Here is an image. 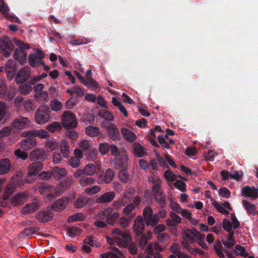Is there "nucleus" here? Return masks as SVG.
Here are the masks:
<instances>
[{"label": "nucleus", "instance_id": "1", "mask_svg": "<svg viewBox=\"0 0 258 258\" xmlns=\"http://www.w3.org/2000/svg\"><path fill=\"white\" fill-rule=\"evenodd\" d=\"M112 234H115V240L119 247H126L132 240L131 236L127 231H122L117 228L113 229Z\"/></svg>", "mask_w": 258, "mask_h": 258}, {"label": "nucleus", "instance_id": "2", "mask_svg": "<svg viewBox=\"0 0 258 258\" xmlns=\"http://www.w3.org/2000/svg\"><path fill=\"white\" fill-rule=\"evenodd\" d=\"M50 116V111L48 106L43 105L40 106L35 114V121L40 124L48 121Z\"/></svg>", "mask_w": 258, "mask_h": 258}, {"label": "nucleus", "instance_id": "3", "mask_svg": "<svg viewBox=\"0 0 258 258\" xmlns=\"http://www.w3.org/2000/svg\"><path fill=\"white\" fill-rule=\"evenodd\" d=\"M14 42L19 48H16L14 54V58L18 61H24L26 59L27 53L23 49H29L30 46L27 43H25L20 40L14 38Z\"/></svg>", "mask_w": 258, "mask_h": 258}, {"label": "nucleus", "instance_id": "4", "mask_svg": "<svg viewBox=\"0 0 258 258\" xmlns=\"http://www.w3.org/2000/svg\"><path fill=\"white\" fill-rule=\"evenodd\" d=\"M0 49L4 56L8 57L10 56L14 46L9 37L6 35L0 37Z\"/></svg>", "mask_w": 258, "mask_h": 258}, {"label": "nucleus", "instance_id": "5", "mask_svg": "<svg viewBox=\"0 0 258 258\" xmlns=\"http://www.w3.org/2000/svg\"><path fill=\"white\" fill-rule=\"evenodd\" d=\"M100 219H105L106 223L110 225H113L117 221L119 217L118 212H113L111 208H107L99 214Z\"/></svg>", "mask_w": 258, "mask_h": 258}, {"label": "nucleus", "instance_id": "6", "mask_svg": "<svg viewBox=\"0 0 258 258\" xmlns=\"http://www.w3.org/2000/svg\"><path fill=\"white\" fill-rule=\"evenodd\" d=\"M63 126L68 128H72L77 125L78 122L75 115L69 111H65L62 115Z\"/></svg>", "mask_w": 258, "mask_h": 258}, {"label": "nucleus", "instance_id": "7", "mask_svg": "<svg viewBox=\"0 0 258 258\" xmlns=\"http://www.w3.org/2000/svg\"><path fill=\"white\" fill-rule=\"evenodd\" d=\"M115 173L112 169L108 168L105 172L101 173L98 175L97 182L99 184H107L113 179Z\"/></svg>", "mask_w": 258, "mask_h": 258}, {"label": "nucleus", "instance_id": "8", "mask_svg": "<svg viewBox=\"0 0 258 258\" xmlns=\"http://www.w3.org/2000/svg\"><path fill=\"white\" fill-rule=\"evenodd\" d=\"M43 166V164L41 161L34 162L31 164L28 167V176L26 179V181L30 183L31 181L28 178L36 175L42 169Z\"/></svg>", "mask_w": 258, "mask_h": 258}, {"label": "nucleus", "instance_id": "9", "mask_svg": "<svg viewBox=\"0 0 258 258\" xmlns=\"http://www.w3.org/2000/svg\"><path fill=\"white\" fill-rule=\"evenodd\" d=\"M115 197L114 191H106L101 195H98L96 199V203L98 204H105L111 202Z\"/></svg>", "mask_w": 258, "mask_h": 258}, {"label": "nucleus", "instance_id": "10", "mask_svg": "<svg viewBox=\"0 0 258 258\" xmlns=\"http://www.w3.org/2000/svg\"><path fill=\"white\" fill-rule=\"evenodd\" d=\"M36 54H30L29 56L28 61L32 67H37L39 61L44 57L43 52L38 48L36 49Z\"/></svg>", "mask_w": 258, "mask_h": 258}, {"label": "nucleus", "instance_id": "11", "mask_svg": "<svg viewBox=\"0 0 258 258\" xmlns=\"http://www.w3.org/2000/svg\"><path fill=\"white\" fill-rule=\"evenodd\" d=\"M29 158L31 161L42 162L47 158V154L43 150L35 149L31 152Z\"/></svg>", "mask_w": 258, "mask_h": 258}, {"label": "nucleus", "instance_id": "12", "mask_svg": "<svg viewBox=\"0 0 258 258\" xmlns=\"http://www.w3.org/2000/svg\"><path fill=\"white\" fill-rule=\"evenodd\" d=\"M133 229L137 236H140L143 234L145 229V222L142 216H138L135 219Z\"/></svg>", "mask_w": 258, "mask_h": 258}, {"label": "nucleus", "instance_id": "13", "mask_svg": "<svg viewBox=\"0 0 258 258\" xmlns=\"http://www.w3.org/2000/svg\"><path fill=\"white\" fill-rule=\"evenodd\" d=\"M241 195L245 198L254 200L258 198V189L249 186H244L241 190Z\"/></svg>", "mask_w": 258, "mask_h": 258}, {"label": "nucleus", "instance_id": "14", "mask_svg": "<svg viewBox=\"0 0 258 258\" xmlns=\"http://www.w3.org/2000/svg\"><path fill=\"white\" fill-rule=\"evenodd\" d=\"M69 199L68 198L62 197L61 199L56 200L50 208L52 211L56 212L62 211L66 208Z\"/></svg>", "mask_w": 258, "mask_h": 258}, {"label": "nucleus", "instance_id": "15", "mask_svg": "<svg viewBox=\"0 0 258 258\" xmlns=\"http://www.w3.org/2000/svg\"><path fill=\"white\" fill-rule=\"evenodd\" d=\"M38 189L41 195L53 196L52 192L55 190L54 186L44 182H40L38 185Z\"/></svg>", "mask_w": 258, "mask_h": 258}, {"label": "nucleus", "instance_id": "16", "mask_svg": "<svg viewBox=\"0 0 258 258\" xmlns=\"http://www.w3.org/2000/svg\"><path fill=\"white\" fill-rule=\"evenodd\" d=\"M30 76V72L27 69H20L17 73L15 81L17 84H22L27 81Z\"/></svg>", "mask_w": 258, "mask_h": 258}, {"label": "nucleus", "instance_id": "17", "mask_svg": "<svg viewBox=\"0 0 258 258\" xmlns=\"http://www.w3.org/2000/svg\"><path fill=\"white\" fill-rule=\"evenodd\" d=\"M53 213L50 208L46 211L39 212L36 216L37 219L41 223L50 221L53 217Z\"/></svg>", "mask_w": 258, "mask_h": 258}, {"label": "nucleus", "instance_id": "18", "mask_svg": "<svg viewBox=\"0 0 258 258\" xmlns=\"http://www.w3.org/2000/svg\"><path fill=\"white\" fill-rule=\"evenodd\" d=\"M29 197L25 192L18 193L15 195L11 199V203L14 206L23 204Z\"/></svg>", "mask_w": 258, "mask_h": 258}, {"label": "nucleus", "instance_id": "19", "mask_svg": "<svg viewBox=\"0 0 258 258\" xmlns=\"http://www.w3.org/2000/svg\"><path fill=\"white\" fill-rule=\"evenodd\" d=\"M52 177L56 180H60L67 175V171L64 168L54 166L51 168Z\"/></svg>", "mask_w": 258, "mask_h": 258}, {"label": "nucleus", "instance_id": "20", "mask_svg": "<svg viewBox=\"0 0 258 258\" xmlns=\"http://www.w3.org/2000/svg\"><path fill=\"white\" fill-rule=\"evenodd\" d=\"M29 124V120L27 118L25 117H20L18 118L15 119L11 126L13 128L16 130H21L25 127L26 125Z\"/></svg>", "mask_w": 258, "mask_h": 258}, {"label": "nucleus", "instance_id": "21", "mask_svg": "<svg viewBox=\"0 0 258 258\" xmlns=\"http://www.w3.org/2000/svg\"><path fill=\"white\" fill-rule=\"evenodd\" d=\"M11 167V163L8 158L0 159V175L7 173Z\"/></svg>", "mask_w": 258, "mask_h": 258}, {"label": "nucleus", "instance_id": "22", "mask_svg": "<svg viewBox=\"0 0 258 258\" xmlns=\"http://www.w3.org/2000/svg\"><path fill=\"white\" fill-rule=\"evenodd\" d=\"M39 208V205L37 202H32L26 204L22 209L21 212L23 214H28L36 211Z\"/></svg>", "mask_w": 258, "mask_h": 258}, {"label": "nucleus", "instance_id": "23", "mask_svg": "<svg viewBox=\"0 0 258 258\" xmlns=\"http://www.w3.org/2000/svg\"><path fill=\"white\" fill-rule=\"evenodd\" d=\"M121 133L123 138L128 142L132 143L136 140L137 136L135 133L127 128H122L121 129Z\"/></svg>", "mask_w": 258, "mask_h": 258}, {"label": "nucleus", "instance_id": "24", "mask_svg": "<svg viewBox=\"0 0 258 258\" xmlns=\"http://www.w3.org/2000/svg\"><path fill=\"white\" fill-rule=\"evenodd\" d=\"M118 178L121 182L126 183L132 180V176L128 172L127 168L122 169L118 173Z\"/></svg>", "mask_w": 258, "mask_h": 258}, {"label": "nucleus", "instance_id": "25", "mask_svg": "<svg viewBox=\"0 0 258 258\" xmlns=\"http://www.w3.org/2000/svg\"><path fill=\"white\" fill-rule=\"evenodd\" d=\"M26 136L33 137H38L40 138L44 139L48 136V133L47 131L43 130H31L26 132Z\"/></svg>", "mask_w": 258, "mask_h": 258}, {"label": "nucleus", "instance_id": "26", "mask_svg": "<svg viewBox=\"0 0 258 258\" xmlns=\"http://www.w3.org/2000/svg\"><path fill=\"white\" fill-rule=\"evenodd\" d=\"M128 163V159L126 155H122L115 160V165L116 167L125 169Z\"/></svg>", "mask_w": 258, "mask_h": 258}, {"label": "nucleus", "instance_id": "27", "mask_svg": "<svg viewBox=\"0 0 258 258\" xmlns=\"http://www.w3.org/2000/svg\"><path fill=\"white\" fill-rule=\"evenodd\" d=\"M36 145V141L33 138H27L21 142V147L23 150H28Z\"/></svg>", "mask_w": 258, "mask_h": 258}, {"label": "nucleus", "instance_id": "28", "mask_svg": "<svg viewBox=\"0 0 258 258\" xmlns=\"http://www.w3.org/2000/svg\"><path fill=\"white\" fill-rule=\"evenodd\" d=\"M109 138L113 141H119L121 139V136L119 130L117 128L116 125L110 128V130L107 132Z\"/></svg>", "mask_w": 258, "mask_h": 258}, {"label": "nucleus", "instance_id": "29", "mask_svg": "<svg viewBox=\"0 0 258 258\" xmlns=\"http://www.w3.org/2000/svg\"><path fill=\"white\" fill-rule=\"evenodd\" d=\"M59 146H60V153L63 157L64 158L69 157L70 150L68 146V142L66 140H62Z\"/></svg>", "mask_w": 258, "mask_h": 258}, {"label": "nucleus", "instance_id": "30", "mask_svg": "<svg viewBox=\"0 0 258 258\" xmlns=\"http://www.w3.org/2000/svg\"><path fill=\"white\" fill-rule=\"evenodd\" d=\"M134 155L137 157H142L145 154L144 147L139 143H135L133 145Z\"/></svg>", "mask_w": 258, "mask_h": 258}, {"label": "nucleus", "instance_id": "31", "mask_svg": "<svg viewBox=\"0 0 258 258\" xmlns=\"http://www.w3.org/2000/svg\"><path fill=\"white\" fill-rule=\"evenodd\" d=\"M111 102L114 106L117 107L120 112L125 116H127L128 115L127 110H126L125 107L121 104L119 99H117L115 97H112Z\"/></svg>", "mask_w": 258, "mask_h": 258}, {"label": "nucleus", "instance_id": "32", "mask_svg": "<svg viewBox=\"0 0 258 258\" xmlns=\"http://www.w3.org/2000/svg\"><path fill=\"white\" fill-rule=\"evenodd\" d=\"M89 202V198L86 196H81L77 199L75 202L74 206L76 208H81L86 205Z\"/></svg>", "mask_w": 258, "mask_h": 258}, {"label": "nucleus", "instance_id": "33", "mask_svg": "<svg viewBox=\"0 0 258 258\" xmlns=\"http://www.w3.org/2000/svg\"><path fill=\"white\" fill-rule=\"evenodd\" d=\"M85 133L91 137H95L99 134L100 130L98 127L90 125L85 128Z\"/></svg>", "mask_w": 258, "mask_h": 258}, {"label": "nucleus", "instance_id": "34", "mask_svg": "<svg viewBox=\"0 0 258 258\" xmlns=\"http://www.w3.org/2000/svg\"><path fill=\"white\" fill-rule=\"evenodd\" d=\"M98 115L101 118L108 121H112L114 120L112 112L106 109H101L98 112Z\"/></svg>", "mask_w": 258, "mask_h": 258}, {"label": "nucleus", "instance_id": "35", "mask_svg": "<svg viewBox=\"0 0 258 258\" xmlns=\"http://www.w3.org/2000/svg\"><path fill=\"white\" fill-rule=\"evenodd\" d=\"M233 234L234 233L233 232L229 233L227 237L226 240L223 242V244L227 248H231L236 243V241L234 239Z\"/></svg>", "mask_w": 258, "mask_h": 258}, {"label": "nucleus", "instance_id": "36", "mask_svg": "<svg viewBox=\"0 0 258 258\" xmlns=\"http://www.w3.org/2000/svg\"><path fill=\"white\" fill-rule=\"evenodd\" d=\"M67 232L69 236L72 238L79 235L81 233V229L78 227H69L67 229Z\"/></svg>", "mask_w": 258, "mask_h": 258}, {"label": "nucleus", "instance_id": "37", "mask_svg": "<svg viewBox=\"0 0 258 258\" xmlns=\"http://www.w3.org/2000/svg\"><path fill=\"white\" fill-rule=\"evenodd\" d=\"M182 237L187 244H192L194 242V239L192 236V233L189 229H186L182 234Z\"/></svg>", "mask_w": 258, "mask_h": 258}, {"label": "nucleus", "instance_id": "38", "mask_svg": "<svg viewBox=\"0 0 258 258\" xmlns=\"http://www.w3.org/2000/svg\"><path fill=\"white\" fill-rule=\"evenodd\" d=\"M159 219V216L157 214H154L150 217L149 219H146L144 221L147 226H151L154 227L158 223Z\"/></svg>", "mask_w": 258, "mask_h": 258}, {"label": "nucleus", "instance_id": "39", "mask_svg": "<svg viewBox=\"0 0 258 258\" xmlns=\"http://www.w3.org/2000/svg\"><path fill=\"white\" fill-rule=\"evenodd\" d=\"M242 204L244 206L247 212L252 215H255L256 212V207L253 204H251L246 200H242Z\"/></svg>", "mask_w": 258, "mask_h": 258}, {"label": "nucleus", "instance_id": "40", "mask_svg": "<svg viewBox=\"0 0 258 258\" xmlns=\"http://www.w3.org/2000/svg\"><path fill=\"white\" fill-rule=\"evenodd\" d=\"M79 182L82 186H86L89 184H93L95 183V180L92 177H89L85 175L84 177L79 179Z\"/></svg>", "mask_w": 258, "mask_h": 258}, {"label": "nucleus", "instance_id": "41", "mask_svg": "<svg viewBox=\"0 0 258 258\" xmlns=\"http://www.w3.org/2000/svg\"><path fill=\"white\" fill-rule=\"evenodd\" d=\"M214 250L220 258H224V254L222 251L223 248L222 244L219 240H218L216 241V244L214 245Z\"/></svg>", "mask_w": 258, "mask_h": 258}, {"label": "nucleus", "instance_id": "42", "mask_svg": "<svg viewBox=\"0 0 258 258\" xmlns=\"http://www.w3.org/2000/svg\"><path fill=\"white\" fill-rule=\"evenodd\" d=\"M78 152L79 153V157H72L69 160L70 165L74 168H77L80 164L79 158H82V153L81 151H78Z\"/></svg>", "mask_w": 258, "mask_h": 258}, {"label": "nucleus", "instance_id": "43", "mask_svg": "<svg viewBox=\"0 0 258 258\" xmlns=\"http://www.w3.org/2000/svg\"><path fill=\"white\" fill-rule=\"evenodd\" d=\"M50 106L53 111L57 112L61 110L62 104L58 100L55 99L50 102Z\"/></svg>", "mask_w": 258, "mask_h": 258}, {"label": "nucleus", "instance_id": "44", "mask_svg": "<svg viewBox=\"0 0 258 258\" xmlns=\"http://www.w3.org/2000/svg\"><path fill=\"white\" fill-rule=\"evenodd\" d=\"M84 170L86 175H93L96 172V167L93 164H88L85 166Z\"/></svg>", "mask_w": 258, "mask_h": 258}, {"label": "nucleus", "instance_id": "45", "mask_svg": "<svg viewBox=\"0 0 258 258\" xmlns=\"http://www.w3.org/2000/svg\"><path fill=\"white\" fill-rule=\"evenodd\" d=\"M87 83L86 85H85L88 88H91L92 90L96 91L99 88L98 83L93 80L92 78L88 77L87 78Z\"/></svg>", "mask_w": 258, "mask_h": 258}, {"label": "nucleus", "instance_id": "46", "mask_svg": "<svg viewBox=\"0 0 258 258\" xmlns=\"http://www.w3.org/2000/svg\"><path fill=\"white\" fill-rule=\"evenodd\" d=\"M154 199L161 208H163L166 206L167 197L165 195L162 194V196H156Z\"/></svg>", "mask_w": 258, "mask_h": 258}, {"label": "nucleus", "instance_id": "47", "mask_svg": "<svg viewBox=\"0 0 258 258\" xmlns=\"http://www.w3.org/2000/svg\"><path fill=\"white\" fill-rule=\"evenodd\" d=\"M110 149V145L108 143L104 142L100 144L99 146V150L102 155H106L109 151Z\"/></svg>", "mask_w": 258, "mask_h": 258}, {"label": "nucleus", "instance_id": "48", "mask_svg": "<svg viewBox=\"0 0 258 258\" xmlns=\"http://www.w3.org/2000/svg\"><path fill=\"white\" fill-rule=\"evenodd\" d=\"M235 249L233 250L235 254L240 255L244 257L247 256V253L244 247L238 244L235 246Z\"/></svg>", "mask_w": 258, "mask_h": 258}, {"label": "nucleus", "instance_id": "49", "mask_svg": "<svg viewBox=\"0 0 258 258\" xmlns=\"http://www.w3.org/2000/svg\"><path fill=\"white\" fill-rule=\"evenodd\" d=\"M84 218V216L81 213H78L68 217V222H72L74 221H81Z\"/></svg>", "mask_w": 258, "mask_h": 258}, {"label": "nucleus", "instance_id": "50", "mask_svg": "<svg viewBox=\"0 0 258 258\" xmlns=\"http://www.w3.org/2000/svg\"><path fill=\"white\" fill-rule=\"evenodd\" d=\"M173 185L181 191H186V183L181 180H176Z\"/></svg>", "mask_w": 258, "mask_h": 258}, {"label": "nucleus", "instance_id": "51", "mask_svg": "<svg viewBox=\"0 0 258 258\" xmlns=\"http://www.w3.org/2000/svg\"><path fill=\"white\" fill-rule=\"evenodd\" d=\"M154 214L153 213V211L150 207H146L144 208L143 213L144 220L146 219H149V218Z\"/></svg>", "mask_w": 258, "mask_h": 258}, {"label": "nucleus", "instance_id": "52", "mask_svg": "<svg viewBox=\"0 0 258 258\" xmlns=\"http://www.w3.org/2000/svg\"><path fill=\"white\" fill-rule=\"evenodd\" d=\"M164 176L168 181H175L177 179V175L170 170H167L164 173Z\"/></svg>", "mask_w": 258, "mask_h": 258}, {"label": "nucleus", "instance_id": "53", "mask_svg": "<svg viewBox=\"0 0 258 258\" xmlns=\"http://www.w3.org/2000/svg\"><path fill=\"white\" fill-rule=\"evenodd\" d=\"M60 124L58 122H53L52 123L48 124L47 129L50 132H54L55 131L60 130Z\"/></svg>", "mask_w": 258, "mask_h": 258}, {"label": "nucleus", "instance_id": "54", "mask_svg": "<svg viewBox=\"0 0 258 258\" xmlns=\"http://www.w3.org/2000/svg\"><path fill=\"white\" fill-rule=\"evenodd\" d=\"M36 230H38L37 228H35L34 227H28L25 228L21 232V233L25 234L27 236L30 237L36 232Z\"/></svg>", "mask_w": 258, "mask_h": 258}, {"label": "nucleus", "instance_id": "55", "mask_svg": "<svg viewBox=\"0 0 258 258\" xmlns=\"http://www.w3.org/2000/svg\"><path fill=\"white\" fill-rule=\"evenodd\" d=\"M7 106L5 102L0 101V121L2 120L3 118L7 114Z\"/></svg>", "mask_w": 258, "mask_h": 258}, {"label": "nucleus", "instance_id": "56", "mask_svg": "<svg viewBox=\"0 0 258 258\" xmlns=\"http://www.w3.org/2000/svg\"><path fill=\"white\" fill-rule=\"evenodd\" d=\"M8 92V86L6 83L4 82H0V97L3 98L6 97V95Z\"/></svg>", "mask_w": 258, "mask_h": 258}, {"label": "nucleus", "instance_id": "57", "mask_svg": "<svg viewBox=\"0 0 258 258\" xmlns=\"http://www.w3.org/2000/svg\"><path fill=\"white\" fill-rule=\"evenodd\" d=\"M219 194L222 197L228 199L230 197L231 192L227 187H223L219 189Z\"/></svg>", "mask_w": 258, "mask_h": 258}, {"label": "nucleus", "instance_id": "58", "mask_svg": "<svg viewBox=\"0 0 258 258\" xmlns=\"http://www.w3.org/2000/svg\"><path fill=\"white\" fill-rule=\"evenodd\" d=\"M223 228L224 230H225L228 232H232V225L231 222L227 220V219H224L222 222Z\"/></svg>", "mask_w": 258, "mask_h": 258}, {"label": "nucleus", "instance_id": "59", "mask_svg": "<svg viewBox=\"0 0 258 258\" xmlns=\"http://www.w3.org/2000/svg\"><path fill=\"white\" fill-rule=\"evenodd\" d=\"M101 190V188L97 185H94L92 187H87L85 191L88 195H93L97 193Z\"/></svg>", "mask_w": 258, "mask_h": 258}, {"label": "nucleus", "instance_id": "60", "mask_svg": "<svg viewBox=\"0 0 258 258\" xmlns=\"http://www.w3.org/2000/svg\"><path fill=\"white\" fill-rule=\"evenodd\" d=\"M40 179L42 180H47L52 177V174H51V169L47 171H42L39 175Z\"/></svg>", "mask_w": 258, "mask_h": 258}, {"label": "nucleus", "instance_id": "61", "mask_svg": "<svg viewBox=\"0 0 258 258\" xmlns=\"http://www.w3.org/2000/svg\"><path fill=\"white\" fill-rule=\"evenodd\" d=\"M170 206L172 210L178 214L182 209L179 205L172 199L170 200Z\"/></svg>", "mask_w": 258, "mask_h": 258}, {"label": "nucleus", "instance_id": "62", "mask_svg": "<svg viewBox=\"0 0 258 258\" xmlns=\"http://www.w3.org/2000/svg\"><path fill=\"white\" fill-rule=\"evenodd\" d=\"M213 206L216 209V210L220 212L221 213H222L223 214L228 215L229 214V212L226 210L221 205L219 204L217 202H215L213 203Z\"/></svg>", "mask_w": 258, "mask_h": 258}, {"label": "nucleus", "instance_id": "63", "mask_svg": "<svg viewBox=\"0 0 258 258\" xmlns=\"http://www.w3.org/2000/svg\"><path fill=\"white\" fill-rule=\"evenodd\" d=\"M80 147L84 152H88L90 149V142L87 140H83L80 143Z\"/></svg>", "mask_w": 258, "mask_h": 258}, {"label": "nucleus", "instance_id": "64", "mask_svg": "<svg viewBox=\"0 0 258 258\" xmlns=\"http://www.w3.org/2000/svg\"><path fill=\"white\" fill-rule=\"evenodd\" d=\"M32 90L31 85L28 82L21 87V91L25 95L29 94Z\"/></svg>", "mask_w": 258, "mask_h": 258}]
</instances>
